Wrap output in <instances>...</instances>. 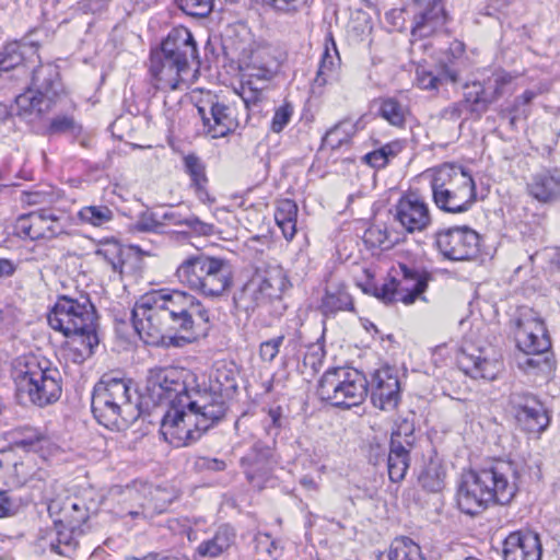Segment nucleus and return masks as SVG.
<instances>
[{"instance_id": "obj_1", "label": "nucleus", "mask_w": 560, "mask_h": 560, "mask_svg": "<svg viewBox=\"0 0 560 560\" xmlns=\"http://www.w3.org/2000/svg\"><path fill=\"white\" fill-rule=\"evenodd\" d=\"M131 319L147 345L180 348L197 340L209 316L196 296L179 290H158L136 302Z\"/></svg>"}, {"instance_id": "obj_2", "label": "nucleus", "mask_w": 560, "mask_h": 560, "mask_svg": "<svg viewBox=\"0 0 560 560\" xmlns=\"http://www.w3.org/2000/svg\"><path fill=\"white\" fill-rule=\"evenodd\" d=\"M520 478L521 466L512 460L466 471L457 488V506L465 514L478 515L492 503L509 504L518 491Z\"/></svg>"}, {"instance_id": "obj_3", "label": "nucleus", "mask_w": 560, "mask_h": 560, "mask_svg": "<svg viewBox=\"0 0 560 560\" xmlns=\"http://www.w3.org/2000/svg\"><path fill=\"white\" fill-rule=\"evenodd\" d=\"M233 386L228 381L221 393L196 392L194 400L185 398L182 407L170 408L161 423L164 439L176 447L197 441L225 417V400Z\"/></svg>"}, {"instance_id": "obj_4", "label": "nucleus", "mask_w": 560, "mask_h": 560, "mask_svg": "<svg viewBox=\"0 0 560 560\" xmlns=\"http://www.w3.org/2000/svg\"><path fill=\"white\" fill-rule=\"evenodd\" d=\"M12 377L20 395L30 401L45 407L57 401L61 395L60 374L50 362L38 354L19 355L12 363Z\"/></svg>"}, {"instance_id": "obj_5", "label": "nucleus", "mask_w": 560, "mask_h": 560, "mask_svg": "<svg viewBox=\"0 0 560 560\" xmlns=\"http://www.w3.org/2000/svg\"><path fill=\"white\" fill-rule=\"evenodd\" d=\"M175 277L184 287L207 298L223 295L233 283L229 260L205 254L184 259L176 268Z\"/></svg>"}, {"instance_id": "obj_6", "label": "nucleus", "mask_w": 560, "mask_h": 560, "mask_svg": "<svg viewBox=\"0 0 560 560\" xmlns=\"http://www.w3.org/2000/svg\"><path fill=\"white\" fill-rule=\"evenodd\" d=\"M431 188L435 205L446 212H464L476 200L474 178L458 165L443 164L435 168Z\"/></svg>"}, {"instance_id": "obj_7", "label": "nucleus", "mask_w": 560, "mask_h": 560, "mask_svg": "<svg viewBox=\"0 0 560 560\" xmlns=\"http://www.w3.org/2000/svg\"><path fill=\"white\" fill-rule=\"evenodd\" d=\"M287 283V275L278 265L257 269L250 279L234 292V306L238 312L250 315L266 306L272 299L280 296Z\"/></svg>"}, {"instance_id": "obj_8", "label": "nucleus", "mask_w": 560, "mask_h": 560, "mask_svg": "<svg viewBox=\"0 0 560 560\" xmlns=\"http://www.w3.org/2000/svg\"><path fill=\"white\" fill-rule=\"evenodd\" d=\"M317 395L331 406L349 409L365 399L368 381L358 370L336 368L320 377Z\"/></svg>"}, {"instance_id": "obj_9", "label": "nucleus", "mask_w": 560, "mask_h": 560, "mask_svg": "<svg viewBox=\"0 0 560 560\" xmlns=\"http://www.w3.org/2000/svg\"><path fill=\"white\" fill-rule=\"evenodd\" d=\"M195 383V375L187 369L166 366L149 371L147 390L156 404L170 405V408L182 407L184 399L194 400L195 393L200 392L189 387Z\"/></svg>"}, {"instance_id": "obj_10", "label": "nucleus", "mask_w": 560, "mask_h": 560, "mask_svg": "<svg viewBox=\"0 0 560 560\" xmlns=\"http://www.w3.org/2000/svg\"><path fill=\"white\" fill-rule=\"evenodd\" d=\"M279 68V61L268 50H259L252 56L243 69L238 92L247 109L259 110V105L265 100V91Z\"/></svg>"}, {"instance_id": "obj_11", "label": "nucleus", "mask_w": 560, "mask_h": 560, "mask_svg": "<svg viewBox=\"0 0 560 560\" xmlns=\"http://www.w3.org/2000/svg\"><path fill=\"white\" fill-rule=\"evenodd\" d=\"M393 271L394 276L376 289L377 299L386 304L401 302L410 305L421 298L430 280L428 272L409 268L405 264H399Z\"/></svg>"}, {"instance_id": "obj_12", "label": "nucleus", "mask_w": 560, "mask_h": 560, "mask_svg": "<svg viewBox=\"0 0 560 560\" xmlns=\"http://www.w3.org/2000/svg\"><path fill=\"white\" fill-rule=\"evenodd\" d=\"M435 243L441 254L451 260H468L479 249V235L468 226H453L436 234Z\"/></svg>"}, {"instance_id": "obj_13", "label": "nucleus", "mask_w": 560, "mask_h": 560, "mask_svg": "<svg viewBox=\"0 0 560 560\" xmlns=\"http://www.w3.org/2000/svg\"><path fill=\"white\" fill-rule=\"evenodd\" d=\"M413 432V424L404 420L392 433L387 469L388 477L393 482L401 481L407 474L410 464L409 452L416 442Z\"/></svg>"}, {"instance_id": "obj_14", "label": "nucleus", "mask_w": 560, "mask_h": 560, "mask_svg": "<svg viewBox=\"0 0 560 560\" xmlns=\"http://www.w3.org/2000/svg\"><path fill=\"white\" fill-rule=\"evenodd\" d=\"M514 324V336L520 351L546 352L549 350L550 341L545 324L535 311L522 310Z\"/></svg>"}, {"instance_id": "obj_15", "label": "nucleus", "mask_w": 560, "mask_h": 560, "mask_svg": "<svg viewBox=\"0 0 560 560\" xmlns=\"http://www.w3.org/2000/svg\"><path fill=\"white\" fill-rule=\"evenodd\" d=\"M512 412L522 430L529 433H541L549 425V416L542 402L528 393L510 395Z\"/></svg>"}, {"instance_id": "obj_16", "label": "nucleus", "mask_w": 560, "mask_h": 560, "mask_svg": "<svg viewBox=\"0 0 560 560\" xmlns=\"http://www.w3.org/2000/svg\"><path fill=\"white\" fill-rule=\"evenodd\" d=\"M65 224L51 210H40L20 215L14 224V233L31 241L52 238L62 233Z\"/></svg>"}, {"instance_id": "obj_17", "label": "nucleus", "mask_w": 560, "mask_h": 560, "mask_svg": "<svg viewBox=\"0 0 560 560\" xmlns=\"http://www.w3.org/2000/svg\"><path fill=\"white\" fill-rule=\"evenodd\" d=\"M150 72L160 90H177L186 84L190 74V66L167 57L159 51L151 54Z\"/></svg>"}, {"instance_id": "obj_18", "label": "nucleus", "mask_w": 560, "mask_h": 560, "mask_svg": "<svg viewBox=\"0 0 560 560\" xmlns=\"http://www.w3.org/2000/svg\"><path fill=\"white\" fill-rule=\"evenodd\" d=\"M540 537L532 530H516L503 541V560H541Z\"/></svg>"}, {"instance_id": "obj_19", "label": "nucleus", "mask_w": 560, "mask_h": 560, "mask_svg": "<svg viewBox=\"0 0 560 560\" xmlns=\"http://www.w3.org/2000/svg\"><path fill=\"white\" fill-rule=\"evenodd\" d=\"M395 218L409 233L421 232L431 222L428 205L413 194L399 199L396 205Z\"/></svg>"}, {"instance_id": "obj_20", "label": "nucleus", "mask_w": 560, "mask_h": 560, "mask_svg": "<svg viewBox=\"0 0 560 560\" xmlns=\"http://www.w3.org/2000/svg\"><path fill=\"white\" fill-rule=\"evenodd\" d=\"M412 35L427 37L445 23V12L441 0H413Z\"/></svg>"}, {"instance_id": "obj_21", "label": "nucleus", "mask_w": 560, "mask_h": 560, "mask_svg": "<svg viewBox=\"0 0 560 560\" xmlns=\"http://www.w3.org/2000/svg\"><path fill=\"white\" fill-rule=\"evenodd\" d=\"M400 398V386L397 375L389 368L377 370L373 375L371 399L381 410H393Z\"/></svg>"}, {"instance_id": "obj_22", "label": "nucleus", "mask_w": 560, "mask_h": 560, "mask_svg": "<svg viewBox=\"0 0 560 560\" xmlns=\"http://www.w3.org/2000/svg\"><path fill=\"white\" fill-rule=\"evenodd\" d=\"M126 493L131 501L137 502L139 505V509L128 511L131 517L143 516L144 518H150L154 514L162 513L170 503L161 488H154L150 485H141L139 490L128 488Z\"/></svg>"}, {"instance_id": "obj_23", "label": "nucleus", "mask_w": 560, "mask_h": 560, "mask_svg": "<svg viewBox=\"0 0 560 560\" xmlns=\"http://www.w3.org/2000/svg\"><path fill=\"white\" fill-rule=\"evenodd\" d=\"M159 52L190 66L198 56L197 45L190 31L185 26L171 30Z\"/></svg>"}, {"instance_id": "obj_24", "label": "nucleus", "mask_w": 560, "mask_h": 560, "mask_svg": "<svg viewBox=\"0 0 560 560\" xmlns=\"http://www.w3.org/2000/svg\"><path fill=\"white\" fill-rule=\"evenodd\" d=\"M530 197L541 203H549L560 198V170L544 168L534 173L526 185Z\"/></svg>"}, {"instance_id": "obj_25", "label": "nucleus", "mask_w": 560, "mask_h": 560, "mask_svg": "<svg viewBox=\"0 0 560 560\" xmlns=\"http://www.w3.org/2000/svg\"><path fill=\"white\" fill-rule=\"evenodd\" d=\"M91 405L94 417L106 428L119 429L121 424H126L135 418V412H127L118 407L117 401H110L96 388L93 390Z\"/></svg>"}, {"instance_id": "obj_26", "label": "nucleus", "mask_w": 560, "mask_h": 560, "mask_svg": "<svg viewBox=\"0 0 560 560\" xmlns=\"http://www.w3.org/2000/svg\"><path fill=\"white\" fill-rule=\"evenodd\" d=\"M198 113L212 138L224 137L237 126L233 109L223 103H212L208 113L199 107Z\"/></svg>"}, {"instance_id": "obj_27", "label": "nucleus", "mask_w": 560, "mask_h": 560, "mask_svg": "<svg viewBox=\"0 0 560 560\" xmlns=\"http://www.w3.org/2000/svg\"><path fill=\"white\" fill-rule=\"evenodd\" d=\"M271 451L269 447H261L256 444L253 453L243 459V464H247L245 469L246 477L253 487L262 489L268 476L271 472Z\"/></svg>"}, {"instance_id": "obj_28", "label": "nucleus", "mask_w": 560, "mask_h": 560, "mask_svg": "<svg viewBox=\"0 0 560 560\" xmlns=\"http://www.w3.org/2000/svg\"><path fill=\"white\" fill-rule=\"evenodd\" d=\"M30 88L54 102L63 91L58 67L52 63L39 65L32 72Z\"/></svg>"}, {"instance_id": "obj_29", "label": "nucleus", "mask_w": 560, "mask_h": 560, "mask_svg": "<svg viewBox=\"0 0 560 560\" xmlns=\"http://www.w3.org/2000/svg\"><path fill=\"white\" fill-rule=\"evenodd\" d=\"M184 171L190 178V187L200 202L211 205L215 199L207 189L206 165L199 156L189 153L183 156Z\"/></svg>"}, {"instance_id": "obj_30", "label": "nucleus", "mask_w": 560, "mask_h": 560, "mask_svg": "<svg viewBox=\"0 0 560 560\" xmlns=\"http://www.w3.org/2000/svg\"><path fill=\"white\" fill-rule=\"evenodd\" d=\"M98 343L97 326L72 327V362L81 363L91 358Z\"/></svg>"}, {"instance_id": "obj_31", "label": "nucleus", "mask_w": 560, "mask_h": 560, "mask_svg": "<svg viewBox=\"0 0 560 560\" xmlns=\"http://www.w3.org/2000/svg\"><path fill=\"white\" fill-rule=\"evenodd\" d=\"M458 81L459 71L453 65H441L435 72L417 68L416 83L422 90L435 91L444 84H456Z\"/></svg>"}, {"instance_id": "obj_32", "label": "nucleus", "mask_w": 560, "mask_h": 560, "mask_svg": "<svg viewBox=\"0 0 560 560\" xmlns=\"http://www.w3.org/2000/svg\"><path fill=\"white\" fill-rule=\"evenodd\" d=\"M94 388L110 401H117L118 407L127 412H135V406L131 402L130 385L126 380L103 377Z\"/></svg>"}, {"instance_id": "obj_33", "label": "nucleus", "mask_w": 560, "mask_h": 560, "mask_svg": "<svg viewBox=\"0 0 560 560\" xmlns=\"http://www.w3.org/2000/svg\"><path fill=\"white\" fill-rule=\"evenodd\" d=\"M235 530L229 525H222L211 538L198 545L196 552L203 558H217L226 552L235 544Z\"/></svg>"}, {"instance_id": "obj_34", "label": "nucleus", "mask_w": 560, "mask_h": 560, "mask_svg": "<svg viewBox=\"0 0 560 560\" xmlns=\"http://www.w3.org/2000/svg\"><path fill=\"white\" fill-rule=\"evenodd\" d=\"M51 101L39 95L30 86L25 92L15 97L16 115L24 119H34L47 112L51 105Z\"/></svg>"}, {"instance_id": "obj_35", "label": "nucleus", "mask_w": 560, "mask_h": 560, "mask_svg": "<svg viewBox=\"0 0 560 560\" xmlns=\"http://www.w3.org/2000/svg\"><path fill=\"white\" fill-rule=\"evenodd\" d=\"M320 311L326 316L343 311H354L353 300L347 288L342 284L327 287L322 299Z\"/></svg>"}, {"instance_id": "obj_36", "label": "nucleus", "mask_w": 560, "mask_h": 560, "mask_svg": "<svg viewBox=\"0 0 560 560\" xmlns=\"http://www.w3.org/2000/svg\"><path fill=\"white\" fill-rule=\"evenodd\" d=\"M460 365L466 374L474 378L494 380L500 372L501 362L498 360H489L480 355L464 353Z\"/></svg>"}, {"instance_id": "obj_37", "label": "nucleus", "mask_w": 560, "mask_h": 560, "mask_svg": "<svg viewBox=\"0 0 560 560\" xmlns=\"http://www.w3.org/2000/svg\"><path fill=\"white\" fill-rule=\"evenodd\" d=\"M377 560H423L420 546L406 536L396 537Z\"/></svg>"}, {"instance_id": "obj_38", "label": "nucleus", "mask_w": 560, "mask_h": 560, "mask_svg": "<svg viewBox=\"0 0 560 560\" xmlns=\"http://www.w3.org/2000/svg\"><path fill=\"white\" fill-rule=\"evenodd\" d=\"M27 71L23 65V55L18 44H9L0 54V75L4 80L19 79L26 75Z\"/></svg>"}, {"instance_id": "obj_39", "label": "nucleus", "mask_w": 560, "mask_h": 560, "mask_svg": "<svg viewBox=\"0 0 560 560\" xmlns=\"http://www.w3.org/2000/svg\"><path fill=\"white\" fill-rule=\"evenodd\" d=\"M517 366L525 374L530 376H547L553 370V362L546 352H523L516 359Z\"/></svg>"}, {"instance_id": "obj_40", "label": "nucleus", "mask_w": 560, "mask_h": 560, "mask_svg": "<svg viewBox=\"0 0 560 560\" xmlns=\"http://www.w3.org/2000/svg\"><path fill=\"white\" fill-rule=\"evenodd\" d=\"M298 211V205L293 200L282 199L277 203L275 221L288 241L293 240L296 234Z\"/></svg>"}, {"instance_id": "obj_41", "label": "nucleus", "mask_w": 560, "mask_h": 560, "mask_svg": "<svg viewBox=\"0 0 560 560\" xmlns=\"http://www.w3.org/2000/svg\"><path fill=\"white\" fill-rule=\"evenodd\" d=\"M72 295V327L74 326H97V316L94 305L88 294L77 291Z\"/></svg>"}, {"instance_id": "obj_42", "label": "nucleus", "mask_w": 560, "mask_h": 560, "mask_svg": "<svg viewBox=\"0 0 560 560\" xmlns=\"http://www.w3.org/2000/svg\"><path fill=\"white\" fill-rule=\"evenodd\" d=\"M162 218L173 225L187 226L190 231L198 235L208 236L214 233L213 224L202 222L192 214L183 215L178 210L175 209L166 211Z\"/></svg>"}, {"instance_id": "obj_43", "label": "nucleus", "mask_w": 560, "mask_h": 560, "mask_svg": "<svg viewBox=\"0 0 560 560\" xmlns=\"http://www.w3.org/2000/svg\"><path fill=\"white\" fill-rule=\"evenodd\" d=\"M285 342L284 353L290 355L298 350L299 341L294 337L287 338L284 335L266 340L259 346V357L264 362H272L280 352V347Z\"/></svg>"}, {"instance_id": "obj_44", "label": "nucleus", "mask_w": 560, "mask_h": 560, "mask_svg": "<svg viewBox=\"0 0 560 560\" xmlns=\"http://www.w3.org/2000/svg\"><path fill=\"white\" fill-rule=\"evenodd\" d=\"M48 324L63 337L70 336V299L67 295L61 296L48 314Z\"/></svg>"}, {"instance_id": "obj_45", "label": "nucleus", "mask_w": 560, "mask_h": 560, "mask_svg": "<svg viewBox=\"0 0 560 560\" xmlns=\"http://www.w3.org/2000/svg\"><path fill=\"white\" fill-rule=\"evenodd\" d=\"M378 113L392 126L404 128L409 115V108L398 100L387 97L381 101Z\"/></svg>"}, {"instance_id": "obj_46", "label": "nucleus", "mask_w": 560, "mask_h": 560, "mask_svg": "<svg viewBox=\"0 0 560 560\" xmlns=\"http://www.w3.org/2000/svg\"><path fill=\"white\" fill-rule=\"evenodd\" d=\"M465 88L467 89V92L465 93V98L462 102L466 103L467 109L480 116L491 104L488 90L486 89L485 84L480 82L466 84Z\"/></svg>"}, {"instance_id": "obj_47", "label": "nucleus", "mask_w": 560, "mask_h": 560, "mask_svg": "<svg viewBox=\"0 0 560 560\" xmlns=\"http://www.w3.org/2000/svg\"><path fill=\"white\" fill-rule=\"evenodd\" d=\"M125 248L115 240H106L102 242L96 250V255L101 256L113 269V271L122 273L125 264Z\"/></svg>"}, {"instance_id": "obj_48", "label": "nucleus", "mask_w": 560, "mask_h": 560, "mask_svg": "<svg viewBox=\"0 0 560 560\" xmlns=\"http://www.w3.org/2000/svg\"><path fill=\"white\" fill-rule=\"evenodd\" d=\"M445 471L438 460H430L419 476L420 485L430 492H439L444 486Z\"/></svg>"}, {"instance_id": "obj_49", "label": "nucleus", "mask_w": 560, "mask_h": 560, "mask_svg": "<svg viewBox=\"0 0 560 560\" xmlns=\"http://www.w3.org/2000/svg\"><path fill=\"white\" fill-rule=\"evenodd\" d=\"M549 86L546 84H540L536 91L526 90L522 95L517 96L514 100V103L510 109L511 115V124H514L517 119H525L529 115L528 105L530 102L538 95L547 92Z\"/></svg>"}, {"instance_id": "obj_50", "label": "nucleus", "mask_w": 560, "mask_h": 560, "mask_svg": "<svg viewBox=\"0 0 560 560\" xmlns=\"http://www.w3.org/2000/svg\"><path fill=\"white\" fill-rule=\"evenodd\" d=\"M513 79L514 77L511 73L504 70H497L483 81L491 103L503 96Z\"/></svg>"}, {"instance_id": "obj_51", "label": "nucleus", "mask_w": 560, "mask_h": 560, "mask_svg": "<svg viewBox=\"0 0 560 560\" xmlns=\"http://www.w3.org/2000/svg\"><path fill=\"white\" fill-rule=\"evenodd\" d=\"M78 217L82 222L90 223L94 226H101L112 221L113 211L105 206H90L80 210Z\"/></svg>"}, {"instance_id": "obj_52", "label": "nucleus", "mask_w": 560, "mask_h": 560, "mask_svg": "<svg viewBox=\"0 0 560 560\" xmlns=\"http://www.w3.org/2000/svg\"><path fill=\"white\" fill-rule=\"evenodd\" d=\"M179 8L188 15L205 18L213 7V0H176Z\"/></svg>"}, {"instance_id": "obj_53", "label": "nucleus", "mask_w": 560, "mask_h": 560, "mask_svg": "<svg viewBox=\"0 0 560 560\" xmlns=\"http://www.w3.org/2000/svg\"><path fill=\"white\" fill-rule=\"evenodd\" d=\"M10 435L14 444L22 447H31L42 438L38 430L31 427L16 428L10 432Z\"/></svg>"}, {"instance_id": "obj_54", "label": "nucleus", "mask_w": 560, "mask_h": 560, "mask_svg": "<svg viewBox=\"0 0 560 560\" xmlns=\"http://www.w3.org/2000/svg\"><path fill=\"white\" fill-rule=\"evenodd\" d=\"M347 127L351 126L348 122H340L328 130L323 138L324 144L330 147L331 149H336L339 148L343 142H347L349 138Z\"/></svg>"}, {"instance_id": "obj_55", "label": "nucleus", "mask_w": 560, "mask_h": 560, "mask_svg": "<svg viewBox=\"0 0 560 560\" xmlns=\"http://www.w3.org/2000/svg\"><path fill=\"white\" fill-rule=\"evenodd\" d=\"M293 106L290 103L280 105L273 114L271 119L270 129L275 133L281 132L290 122L293 115Z\"/></svg>"}, {"instance_id": "obj_56", "label": "nucleus", "mask_w": 560, "mask_h": 560, "mask_svg": "<svg viewBox=\"0 0 560 560\" xmlns=\"http://www.w3.org/2000/svg\"><path fill=\"white\" fill-rule=\"evenodd\" d=\"M335 70L336 63L334 57L329 54L328 49H326L319 63L315 83L319 86L325 85L332 78Z\"/></svg>"}, {"instance_id": "obj_57", "label": "nucleus", "mask_w": 560, "mask_h": 560, "mask_svg": "<svg viewBox=\"0 0 560 560\" xmlns=\"http://www.w3.org/2000/svg\"><path fill=\"white\" fill-rule=\"evenodd\" d=\"M228 381H232L233 385H234L233 388H231V392H229V395L226 396L225 406H226V409H228L229 408V400H230L231 396L233 395V393L235 392V389L237 387L235 377L233 376L232 373L226 372V371H221V370L218 369L217 372H215L214 380L211 381V385H210L209 390L205 389V390H200V393H212V392L221 393L222 388L224 387V384Z\"/></svg>"}, {"instance_id": "obj_58", "label": "nucleus", "mask_w": 560, "mask_h": 560, "mask_svg": "<svg viewBox=\"0 0 560 560\" xmlns=\"http://www.w3.org/2000/svg\"><path fill=\"white\" fill-rule=\"evenodd\" d=\"M256 553L260 557H276L277 542L268 534H258L255 536Z\"/></svg>"}, {"instance_id": "obj_59", "label": "nucleus", "mask_w": 560, "mask_h": 560, "mask_svg": "<svg viewBox=\"0 0 560 560\" xmlns=\"http://www.w3.org/2000/svg\"><path fill=\"white\" fill-rule=\"evenodd\" d=\"M136 230L140 232H159L162 223L155 220L151 213L142 214L135 224Z\"/></svg>"}, {"instance_id": "obj_60", "label": "nucleus", "mask_w": 560, "mask_h": 560, "mask_svg": "<svg viewBox=\"0 0 560 560\" xmlns=\"http://www.w3.org/2000/svg\"><path fill=\"white\" fill-rule=\"evenodd\" d=\"M58 537L50 542L52 551L60 556H68L70 549V534L58 530Z\"/></svg>"}, {"instance_id": "obj_61", "label": "nucleus", "mask_w": 560, "mask_h": 560, "mask_svg": "<svg viewBox=\"0 0 560 560\" xmlns=\"http://www.w3.org/2000/svg\"><path fill=\"white\" fill-rule=\"evenodd\" d=\"M18 510L16 502L9 495L8 491L0 490V518L14 514Z\"/></svg>"}, {"instance_id": "obj_62", "label": "nucleus", "mask_w": 560, "mask_h": 560, "mask_svg": "<svg viewBox=\"0 0 560 560\" xmlns=\"http://www.w3.org/2000/svg\"><path fill=\"white\" fill-rule=\"evenodd\" d=\"M466 109V103L456 102L445 107L441 112V117L446 120L456 121L462 117L464 110Z\"/></svg>"}, {"instance_id": "obj_63", "label": "nucleus", "mask_w": 560, "mask_h": 560, "mask_svg": "<svg viewBox=\"0 0 560 560\" xmlns=\"http://www.w3.org/2000/svg\"><path fill=\"white\" fill-rule=\"evenodd\" d=\"M384 154V151H380V149H377L365 154L363 160L366 164L374 168H382L385 167L388 163Z\"/></svg>"}, {"instance_id": "obj_64", "label": "nucleus", "mask_w": 560, "mask_h": 560, "mask_svg": "<svg viewBox=\"0 0 560 560\" xmlns=\"http://www.w3.org/2000/svg\"><path fill=\"white\" fill-rule=\"evenodd\" d=\"M70 129V119L66 116L57 117L51 120L48 132L50 135L63 133Z\"/></svg>"}]
</instances>
